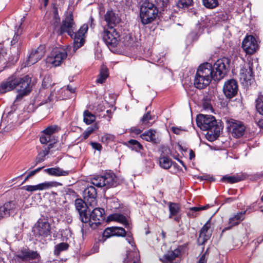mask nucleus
<instances>
[{"label":"nucleus","instance_id":"obj_19","mask_svg":"<svg viewBox=\"0 0 263 263\" xmlns=\"http://www.w3.org/2000/svg\"><path fill=\"white\" fill-rule=\"evenodd\" d=\"M196 73L198 74H200L202 77H205L206 78H210V80H214L217 81L214 76L215 74L214 70L213 65L211 63L206 62L200 65L198 67ZM199 76V75H198Z\"/></svg>","mask_w":263,"mask_h":263},{"label":"nucleus","instance_id":"obj_34","mask_svg":"<svg viewBox=\"0 0 263 263\" xmlns=\"http://www.w3.org/2000/svg\"><path fill=\"white\" fill-rule=\"evenodd\" d=\"M73 49L77 50L79 48L83 46L85 40V37L80 35V36L77 35V33L74 32L73 35Z\"/></svg>","mask_w":263,"mask_h":263},{"label":"nucleus","instance_id":"obj_51","mask_svg":"<svg viewBox=\"0 0 263 263\" xmlns=\"http://www.w3.org/2000/svg\"><path fill=\"white\" fill-rule=\"evenodd\" d=\"M53 137L54 136H51L42 133L40 137V141L42 144H46L49 142H52V140L54 139Z\"/></svg>","mask_w":263,"mask_h":263},{"label":"nucleus","instance_id":"obj_60","mask_svg":"<svg viewBox=\"0 0 263 263\" xmlns=\"http://www.w3.org/2000/svg\"><path fill=\"white\" fill-rule=\"evenodd\" d=\"M100 242H102L101 241H99V240L98 241H96L93 246L92 247V248L91 249V251L93 253H97L99 252V243Z\"/></svg>","mask_w":263,"mask_h":263},{"label":"nucleus","instance_id":"obj_63","mask_svg":"<svg viewBox=\"0 0 263 263\" xmlns=\"http://www.w3.org/2000/svg\"><path fill=\"white\" fill-rule=\"evenodd\" d=\"M198 179L200 180H209L213 181L214 178L213 177H211L210 175H203L198 177Z\"/></svg>","mask_w":263,"mask_h":263},{"label":"nucleus","instance_id":"obj_8","mask_svg":"<svg viewBox=\"0 0 263 263\" xmlns=\"http://www.w3.org/2000/svg\"><path fill=\"white\" fill-rule=\"evenodd\" d=\"M40 258V254L37 251L30 250L28 247H23L18 250L14 254L13 258L16 263H26L30 260Z\"/></svg>","mask_w":263,"mask_h":263},{"label":"nucleus","instance_id":"obj_12","mask_svg":"<svg viewBox=\"0 0 263 263\" xmlns=\"http://www.w3.org/2000/svg\"><path fill=\"white\" fill-rule=\"evenodd\" d=\"M67 57V53L65 49L55 47L52 50L47 60L48 62L52 64L54 66H58L61 64Z\"/></svg>","mask_w":263,"mask_h":263},{"label":"nucleus","instance_id":"obj_20","mask_svg":"<svg viewBox=\"0 0 263 263\" xmlns=\"http://www.w3.org/2000/svg\"><path fill=\"white\" fill-rule=\"evenodd\" d=\"M104 20L106 22L107 27L115 28L117 24L121 21V18L116 10L112 9H108L104 15Z\"/></svg>","mask_w":263,"mask_h":263},{"label":"nucleus","instance_id":"obj_49","mask_svg":"<svg viewBox=\"0 0 263 263\" xmlns=\"http://www.w3.org/2000/svg\"><path fill=\"white\" fill-rule=\"evenodd\" d=\"M112 230V227H108L106 228L102 234L101 238L99 239V241H101L102 242H104L107 238L114 236Z\"/></svg>","mask_w":263,"mask_h":263},{"label":"nucleus","instance_id":"obj_31","mask_svg":"<svg viewBox=\"0 0 263 263\" xmlns=\"http://www.w3.org/2000/svg\"><path fill=\"white\" fill-rule=\"evenodd\" d=\"M44 171L48 175L53 176H67L69 174V171H64L59 167L48 168Z\"/></svg>","mask_w":263,"mask_h":263},{"label":"nucleus","instance_id":"obj_27","mask_svg":"<svg viewBox=\"0 0 263 263\" xmlns=\"http://www.w3.org/2000/svg\"><path fill=\"white\" fill-rule=\"evenodd\" d=\"M156 131L154 129H150L145 132L141 135V138L148 142H151L153 144H159L161 142V139L158 137H156Z\"/></svg>","mask_w":263,"mask_h":263},{"label":"nucleus","instance_id":"obj_18","mask_svg":"<svg viewBox=\"0 0 263 263\" xmlns=\"http://www.w3.org/2000/svg\"><path fill=\"white\" fill-rule=\"evenodd\" d=\"M205 26L202 23L198 22L195 27L187 34L186 39L187 45H190L196 42L200 36L203 33Z\"/></svg>","mask_w":263,"mask_h":263},{"label":"nucleus","instance_id":"obj_28","mask_svg":"<svg viewBox=\"0 0 263 263\" xmlns=\"http://www.w3.org/2000/svg\"><path fill=\"white\" fill-rule=\"evenodd\" d=\"M196 73L194 81V85L195 87L199 89H202L205 88L206 86H208L211 81L210 80V78H206L203 77H202L200 74H199Z\"/></svg>","mask_w":263,"mask_h":263},{"label":"nucleus","instance_id":"obj_40","mask_svg":"<svg viewBox=\"0 0 263 263\" xmlns=\"http://www.w3.org/2000/svg\"><path fill=\"white\" fill-rule=\"evenodd\" d=\"M83 121L87 125H89L96 120V116L88 110H85L83 112Z\"/></svg>","mask_w":263,"mask_h":263},{"label":"nucleus","instance_id":"obj_26","mask_svg":"<svg viewBox=\"0 0 263 263\" xmlns=\"http://www.w3.org/2000/svg\"><path fill=\"white\" fill-rule=\"evenodd\" d=\"M246 211L237 213L233 217L229 219V223L230 224L229 227L224 228L221 232V235L227 230H230L233 227L237 226L240 221H242L245 219V215Z\"/></svg>","mask_w":263,"mask_h":263},{"label":"nucleus","instance_id":"obj_38","mask_svg":"<svg viewBox=\"0 0 263 263\" xmlns=\"http://www.w3.org/2000/svg\"><path fill=\"white\" fill-rule=\"evenodd\" d=\"M59 183L54 181L51 182H45L42 183H40L37 185H34L35 187V191L37 190H43L48 189L53 186H57Z\"/></svg>","mask_w":263,"mask_h":263},{"label":"nucleus","instance_id":"obj_11","mask_svg":"<svg viewBox=\"0 0 263 263\" xmlns=\"http://www.w3.org/2000/svg\"><path fill=\"white\" fill-rule=\"evenodd\" d=\"M102 39L107 46L116 47L118 44L120 34L116 29L112 27H107L102 33Z\"/></svg>","mask_w":263,"mask_h":263},{"label":"nucleus","instance_id":"obj_25","mask_svg":"<svg viewBox=\"0 0 263 263\" xmlns=\"http://www.w3.org/2000/svg\"><path fill=\"white\" fill-rule=\"evenodd\" d=\"M97 196V190L94 186H87L83 191V197L84 200L90 205L96 202Z\"/></svg>","mask_w":263,"mask_h":263},{"label":"nucleus","instance_id":"obj_52","mask_svg":"<svg viewBox=\"0 0 263 263\" xmlns=\"http://www.w3.org/2000/svg\"><path fill=\"white\" fill-rule=\"evenodd\" d=\"M202 103L203 108L204 109H212V106L211 103V99L208 96H204L202 100Z\"/></svg>","mask_w":263,"mask_h":263},{"label":"nucleus","instance_id":"obj_39","mask_svg":"<svg viewBox=\"0 0 263 263\" xmlns=\"http://www.w3.org/2000/svg\"><path fill=\"white\" fill-rule=\"evenodd\" d=\"M69 245L67 242H61L54 246V254L59 256L60 253L64 251H66L68 249Z\"/></svg>","mask_w":263,"mask_h":263},{"label":"nucleus","instance_id":"obj_64","mask_svg":"<svg viewBox=\"0 0 263 263\" xmlns=\"http://www.w3.org/2000/svg\"><path fill=\"white\" fill-rule=\"evenodd\" d=\"M155 2L161 7L166 6L168 4V0H155Z\"/></svg>","mask_w":263,"mask_h":263},{"label":"nucleus","instance_id":"obj_46","mask_svg":"<svg viewBox=\"0 0 263 263\" xmlns=\"http://www.w3.org/2000/svg\"><path fill=\"white\" fill-rule=\"evenodd\" d=\"M114 236L125 237L126 232L125 229L122 227H112Z\"/></svg>","mask_w":263,"mask_h":263},{"label":"nucleus","instance_id":"obj_4","mask_svg":"<svg viewBox=\"0 0 263 263\" xmlns=\"http://www.w3.org/2000/svg\"><path fill=\"white\" fill-rule=\"evenodd\" d=\"M24 20L25 17L22 18L21 23L20 24L17 30L15 31L14 36L11 41V46L10 49L12 55L7 62V64L5 67H9L11 65L15 64V63H16V62L19 59L22 44V41L21 39V35L22 33L23 30L21 26Z\"/></svg>","mask_w":263,"mask_h":263},{"label":"nucleus","instance_id":"obj_53","mask_svg":"<svg viewBox=\"0 0 263 263\" xmlns=\"http://www.w3.org/2000/svg\"><path fill=\"white\" fill-rule=\"evenodd\" d=\"M46 155H45V154H44L43 152H40L38 154L37 156H36V157L35 158V163H34V165L32 166L31 167V168L34 167L35 166H36L39 163L44 161V160H45V157H46Z\"/></svg>","mask_w":263,"mask_h":263},{"label":"nucleus","instance_id":"obj_3","mask_svg":"<svg viewBox=\"0 0 263 263\" xmlns=\"http://www.w3.org/2000/svg\"><path fill=\"white\" fill-rule=\"evenodd\" d=\"M139 17L142 25L152 23L159 16V8L151 0H141L140 2Z\"/></svg>","mask_w":263,"mask_h":263},{"label":"nucleus","instance_id":"obj_1","mask_svg":"<svg viewBox=\"0 0 263 263\" xmlns=\"http://www.w3.org/2000/svg\"><path fill=\"white\" fill-rule=\"evenodd\" d=\"M34 82L32 77L26 75L22 78L17 77L13 74L3 82L0 85V92L4 93L16 88L18 94L16 95L14 103L20 101L26 96H28L32 90Z\"/></svg>","mask_w":263,"mask_h":263},{"label":"nucleus","instance_id":"obj_9","mask_svg":"<svg viewBox=\"0 0 263 263\" xmlns=\"http://www.w3.org/2000/svg\"><path fill=\"white\" fill-rule=\"evenodd\" d=\"M75 23L73 20V14L71 12L68 13L62 21L60 28L57 30L58 35H63L67 33L71 37H73L74 34Z\"/></svg>","mask_w":263,"mask_h":263},{"label":"nucleus","instance_id":"obj_54","mask_svg":"<svg viewBox=\"0 0 263 263\" xmlns=\"http://www.w3.org/2000/svg\"><path fill=\"white\" fill-rule=\"evenodd\" d=\"M115 139V136L112 135L106 134L101 137V142L107 144L108 143L113 141Z\"/></svg>","mask_w":263,"mask_h":263},{"label":"nucleus","instance_id":"obj_58","mask_svg":"<svg viewBox=\"0 0 263 263\" xmlns=\"http://www.w3.org/2000/svg\"><path fill=\"white\" fill-rule=\"evenodd\" d=\"M90 144L93 149L98 151H101L102 148V145L99 143L96 142H90Z\"/></svg>","mask_w":263,"mask_h":263},{"label":"nucleus","instance_id":"obj_30","mask_svg":"<svg viewBox=\"0 0 263 263\" xmlns=\"http://www.w3.org/2000/svg\"><path fill=\"white\" fill-rule=\"evenodd\" d=\"M107 221H115L123 224L125 227H129V223L126 216L122 214L115 213L110 214L107 218Z\"/></svg>","mask_w":263,"mask_h":263},{"label":"nucleus","instance_id":"obj_43","mask_svg":"<svg viewBox=\"0 0 263 263\" xmlns=\"http://www.w3.org/2000/svg\"><path fill=\"white\" fill-rule=\"evenodd\" d=\"M75 206L79 213L83 211V210H88V207L86 202L81 198H77L75 200Z\"/></svg>","mask_w":263,"mask_h":263},{"label":"nucleus","instance_id":"obj_48","mask_svg":"<svg viewBox=\"0 0 263 263\" xmlns=\"http://www.w3.org/2000/svg\"><path fill=\"white\" fill-rule=\"evenodd\" d=\"M152 117L149 111L145 114L140 121V124L145 126H149V121L152 120Z\"/></svg>","mask_w":263,"mask_h":263},{"label":"nucleus","instance_id":"obj_32","mask_svg":"<svg viewBox=\"0 0 263 263\" xmlns=\"http://www.w3.org/2000/svg\"><path fill=\"white\" fill-rule=\"evenodd\" d=\"M124 144L137 152H140L143 149V147L137 140L135 139H130L126 142H124Z\"/></svg>","mask_w":263,"mask_h":263},{"label":"nucleus","instance_id":"obj_10","mask_svg":"<svg viewBox=\"0 0 263 263\" xmlns=\"http://www.w3.org/2000/svg\"><path fill=\"white\" fill-rule=\"evenodd\" d=\"M227 131L231 133L232 136L238 138L242 136L246 130L243 123L233 119H227Z\"/></svg>","mask_w":263,"mask_h":263},{"label":"nucleus","instance_id":"obj_50","mask_svg":"<svg viewBox=\"0 0 263 263\" xmlns=\"http://www.w3.org/2000/svg\"><path fill=\"white\" fill-rule=\"evenodd\" d=\"M52 78L50 74L45 75L42 81V86L43 88H47L52 86Z\"/></svg>","mask_w":263,"mask_h":263},{"label":"nucleus","instance_id":"obj_2","mask_svg":"<svg viewBox=\"0 0 263 263\" xmlns=\"http://www.w3.org/2000/svg\"><path fill=\"white\" fill-rule=\"evenodd\" d=\"M197 126L202 130H207L206 138L209 141L212 142L217 139L222 130V128L217 124L214 116L199 114L196 117Z\"/></svg>","mask_w":263,"mask_h":263},{"label":"nucleus","instance_id":"obj_17","mask_svg":"<svg viewBox=\"0 0 263 263\" xmlns=\"http://www.w3.org/2000/svg\"><path fill=\"white\" fill-rule=\"evenodd\" d=\"M159 8V16L158 17L160 21H164L165 22H175V18L176 16L174 15L173 11H176L175 9H171L170 7V0H168V4L164 7H161L158 5Z\"/></svg>","mask_w":263,"mask_h":263},{"label":"nucleus","instance_id":"obj_13","mask_svg":"<svg viewBox=\"0 0 263 263\" xmlns=\"http://www.w3.org/2000/svg\"><path fill=\"white\" fill-rule=\"evenodd\" d=\"M253 63L245 65L240 70V79L242 84L251 85L254 81Z\"/></svg>","mask_w":263,"mask_h":263},{"label":"nucleus","instance_id":"obj_62","mask_svg":"<svg viewBox=\"0 0 263 263\" xmlns=\"http://www.w3.org/2000/svg\"><path fill=\"white\" fill-rule=\"evenodd\" d=\"M6 54L7 53L5 50L2 47H0V63L5 60V56Z\"/></svg>","mask_w":263,"mask_h":263},{"label":"nucleus","instance_id":"obj_15","mask_svg":"<svg viewBox=\"0 0 263 263\" xmlns=\"http://www.w3.org/2000/svg\"><path fill=\"white\" fill-rule=\"evenodd\" d=\"M238 90L237 82L234 79H231L225 82L223 87V92L228 99H231L235 97Z\"/></svg>","mask_w":263,"mask_h":263},{"label":"nucleus","instance_id":"obj_5","mask_svg":"<svg viewBox=\"0 0 263 263\" xmlns=\"http://www.w3.org/2000/svg\"><path fill=\"white\" fill-rule=\"evenodd\" d=\"M91 183L97 187L106 189L115 187L119 184V179L112 172H106L103 175L96 176L91 179Z\"/></svg>","mask_w":263,"mask_h":263},{"label":"nucleus","instance_id":"obj_29","mask_svg":"<svg viewBox=\"0 0 263 263\" xmlns=\"http://www.w3.org/2000/svg\"><path fill=\"white\" fill-rule=\"evenodd\" d=\"M247 178V175L244 173L236 174L233 176L228 175L223 176L221 178V181L229 183H235L244 180Z\"/></svg>","mask_w":263,"mask_h":263},{"label":"nucleus","instance_id":"obj_14","mask_svg":"<svg viewBox=\"0 0 263 263\" xmlns=\"http://www.w3.org/2000/svg\"><path fill=\"white\" fill-rule=\"evenodd\" d=\"M243 50L248 54H253L258 49V45L255 37L252 35H247L242 42Z\"/></svg>","mask_w":263,"mask_h":263},{"label":"nucleus","instance_id":"obj_7","mask_svg":"<svg viewBox=\"0 0 263 263\" xmlns=\"http://www.w3.org/2000/svg\"><path fill=\"white\" fill-rule=\"evenodd\" d=\"M231 60L227 57H223L217 60L213 65L214 70V78L219 81L226 76L230 70Z\"/></svg>","mask_w":263,"mask_h":263},{"label":"nucleus","instance_id":"obj_37","mask_svg":"<svg viewBox=\"0 0 263 263\" xmlns=\"http://www.w3.org/2000/svg\"><path fill=\"white\" fill-rule=\"evenodd\" d=\"M168 208L170 211L169 218H170L174 216H176L180 210V205L177 203L170 202L168 203Z\"/></svg>","mask_w":263,"mask_h":263},{"label":"nucleus","instance_id":"obj_6","mask_svg":"<svg viewBox=\"0 0 263 263\" xmlns=\"http://www.w3.org/2000/svg\"><path fill=\"white\" fill-rule=\"evenodd\" d=\"M32 235L40 240L49 237L51 239V224L45 220L40 219L32 229Z\"/></svg>","mask_w":263,"mask_h":263},{"label":"nucleus","instance_id":"obj_59","mask_svg":"<svg viewBox=\"0 0 263 263\" xmlns=\"http://www.w3.org/2000/svg\"><path fill=\"white\" fill-rule=\"evenodd\" d=\"M65 195L66 196H71L72 197L76 198L77 197V194L76 192L71 189H68L67 191H66Z\"/></svg>","mask_w":263,"mask_h":263},{"label":"nucleus","instance_id":"obj_57","mask_svg":"<svg viewBox=\"0 0 263 263\" xmlns=\"http://www.w3.org/2000/svg\"><path fill=\"white\" fill-rule=\"evenodd\" d=\"M56 126H50L45 129L42 133L46 134V135H50L51 136H53V134L55 130Z\"/></svg>","mask_w":263,"mask_h":263},{"label":"nucleus","instance_id":"obj_23","mask_svg":"<svg viewBox=\"0 0 263 263\" xmlns=\"http://www.w3.org/2000/svg\"><path fill=\"white\" fill-rule=\"evenodd\" d=\"M45 52V46L44 45H40L36 49H33L28 57V64L33 65L44 55Z\"/></svg>","mask_w":263,"mask_h":263},{"label":"nucleus","instance_id":"obj_42","mask_svg":"<svg viewBox=\"0 0 263 263\" xmlns=\"http://www.w3.org/2000/svg\"><path fill=\"white\" fill-rule=\"evenodd\" d=\"M255 107L256 111L263 115V95H259L255 100Z\"/></svg>","mask_w":263,"mask_h":263},{"label":"nucleus","instance_id":"obj_45","mask_svg":"<svg viewBox=\"0 0 263 263\" xmlns=\"http://www.w3.org/2000/svg\"><path fill=\"white\" fill-rule=\"evenodd\" d=\"M203 5L208 9H214L219 5L218 0H202Z\"/></svg>","mask_w":263,"mask_h":263},{"label":"nucleus","instance_id":"obj_33","mask_svg":"<svg viewBox=\"0 0 263 263\" xmlns=\"http://www.w3.org/2000/svg\"><path fill=\"white\" fill-rule=\"evenodd\" d=\"M173 161L168 156H160L159 158L160 166L165 170L169 169L173 164Z\"/></svg>","mask_w":263,"mask_h":263},{"label":"nucleus","instance_id":"obj_16","mask_svg":"<svg viewBox=\"0 0 263 263\" xmlns=\"http://www.w3.org/2000/svg\"><path fill=\"white\" fill-rule=\"evenodd\" d=\"M104 209L101 208H96L90 212V227L95 229L101 223V221L105 219Z\"/></svg>","mask_w":263,"mask_h":263},{"label":"nucleus","instance_id":"obj_47","mask_svg":"<svg viewBox=\"0 0 263 263\" xmlns=\"http://www.w3.org/2000/svg\"><path fill=\"white\" fill-rule=\"evenodd\" d=\"M229 16L227 13L225 12H221L218 13L215 16L214 20L215 21L219 23H226L228 21Z\"/></svg>","mask_w":263,"mask_h":263},{"label":"nucleus","instance_id":"obj_55","mask_svg":"<svg viewBox=\"0 0 263 263\" xmlns=\"http://www.w3.org/2000/svg\"><path fill=\"white\" fill-rule=\"evenodd\" d=\"M159 151L161 152L160 156H168V154L170 153V148L164 145H161L160 146Z\"/></svg>","mask_w":263,"mask_h":263},{"label":"nucleus","instance_id":"obj_36","mask_svg":"<svg viewBox=\"0 0 263 263\" xmlns=\"http://www.w3.org/2000/svg\"><path fill=\"white\" fill-rule=\"evenodd\" d=\"M79 219L83 223H91L90 221V211L89 209L88 210H83V211L80 212L79 213Z\"/></svg>","mask_w":263,"mask_h":263},{"label":"nucleus","instance_id":"obj_61","mask_svg":"<svg viewBox=\"0 0 263 263\" xmlns=\"http://www.w3.org/2000/svg\"><path fill=\"white\" fill-rule=\"evenodd\" d=\"M111 203H113V205L111 206L114 209H118L120 207V203H119V200L116 198H114L112 199Z\"/></svg>","mask_w":263,"mask_h":263},{"label":"nucleus","instance_id":"obj_41","mask_svg":"<svg viewBox=\"0 0 263 263\" xmlns=\"http://www.w3.org/2000/svg\"><path fill=\"white\" fill-rule=\"evenodd\" d=\"M108 76V70L107 67H103L99 74V78L96 82L98 83H103Z\"/></svg>","mask_w":263,"mask_h":263},{"label":"nucleus","instance_id":"obj_24","mask_svg":"<svg viewBox=\"0 0 263 263\" xmlns=\"http://www.w3.org/2000/svg\"><path fill=\"white\" fill-rule=\"evenodd\" d=\"M180 255L181 250L177 248L174 251H168L163 256V258L160 259V260L164 263L166 262H169L170 263H179Z\"/></svg>","mask_w":263,"mask_h":263},{"label":"nucleus","instance_id":"obj_56","mask_svg":"<svg viewBox=\"0 0 263 263\" xmlns=\"http://www.w3.org/2000/svg\"><path fill=\"white\" fill-rule=\"evenodd\" d=\"M88 29V24H84L76 32L77 33V35L80 36V35H81L84 36V35L87 32Z\"/></svg>","mask_w":263,"mask_h":263},{"label":"nucleus","instance_id":"obj_22","mask_svg":"<svg viewBox=\"0 0 263 263\" xmlns=\"http://www.w3.org/2000/svg\"><path fill=\"white\" fill-rule=\"evenodd\" d=\"M16 212V202L15 201L7 202L0 207V219L9 217Z\"/></svg>","mask_w":263,"mask_h":263},{"label":"nucleus","instance_id":"obj_21","mask_svg":"<svg viewBox=\"0 0 263 263\" xmlns=\"http://www.w3.org/2000/svg\"><path fill=\"white\" fill-rule=\"evenodd\" d=\"M211 218L206 221L200 230L199 236L197 239V243L199 246L204 245L211 237L212 233H209L211 227Z\"/></svg>","mask_w":263,"mask_h":263},{"label":"nucleus","instance_id":"obj_35","mask_svg":"<svg viewBox=\"0 0 263 263\" xmlns=\"http://www.w3.org/2000/svg\"><path fill=\"white\" fill-rule=\"evenodd\" d=\"M194 0H178L175 6H173V8L176 7L179 9H186L194 5Z\"/></svg>","mask_w":263,"mask_h":263},{"label":"nucleus","instance_id":"obj_44","mask_svg":"<svg viewBox=\"0 0 263 263\" xmlns=\"http://www.w3.org/2000/svg\"><path fill=\"white\" fill-rule=\"evenodd\" d=\"M99 128V126L97 123L93 124L92 126L88 127L83 134V139L85 140L94 132Z\"/></svg>","mask_w":263,"mask_h":263}]
</instances>
